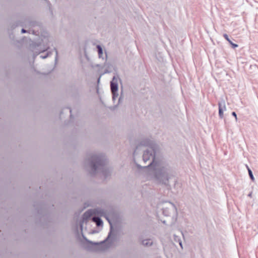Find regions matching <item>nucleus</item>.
<instances>
[{
    "label": "nucleus",
    "instance_id": "obj_1",
    "mask_svg": "<svg viewBox=\"0 0 258 258\" xmlns=\"http://www.w3.org/2000/svg\"><path fill=\"white\" fill-rule=\"evenodd\" d=\"M141 146L147 147L144 151L143 160L145 163L149 162L147 166L143 167H148L151 170L154 179L159 183L168 185L169 179L173 176V170L168 164L163 161H157L155 159L156 145L148 139H143L136 147L133 153L135 163L139 168L142 166L136 163V156L138 150Z\"/></svg>",
    "mask_w": 258,
    "mask_h": 258
},
{
    "label": "nucleus",
    "instance_id": "obj_2",
    "mask_svg": "<svg viewBox=\"0 0 258 258\" xmlns=\"http://www.w3.org/2000/svg\"><path fill=\"white\" fill-rule=\"evenodd\" d=\"M88 162L91 168L92 174L100 173L105 178L110 175V171L106 166V158L104 155L90 154L88 156Z\"/></svg>",
    "mask_w": 258,
    "mask_h": 258
},
{
    "label": "nucleus",
    "instance_id": "obj_3",
    "mask_svg": "<svg viewBox=\"0 0 258 258\" xmlns=\"http://www.w3.org/2000/svg\"><path fill=\"white\" fill-rule=\"evenodd\" d=\"M106 219L110 224V230L107 238L100 243L90 242L91 243L96 245L98 247V250L100 251H103L108 248L115 239V236L112 233V226L108 219L107 218Z\"/></svg>",
    "mask_w": 258,
    "mask_h": 258
},
{
    "label": "nucleus",
    "instance_id": "obj_4",
    "mask_svg": "<svg viewBox=\"0 0 258 258\" xmlns=\"http://www.w3.org/2000/svg\"><path fill=\"white\" fill-rule=\"evenodd\" d=\"M92 216H98L99 217H105V212L103 210L100 208L89 210L84 214L83 218L84 219H88Z\"/></svg>",
    "mask_w": 258,
    "mask_h": 258
},
{
    "label": "nucleus",
    "instance_id": "obj_5",
    "mask_svg": "<svg viewBox=\"0 0 258 258\" xmlns=\"http://www.w3.org/2000/svg\"><path fill=\"white\" fill-rule=\"evenodd\" d=\"M118 79V76H114L110 82V88L112 94L113 100H115L118 96L117 93Z\"/></svg>",
    "mask_w": 258,
    "mask_h": 258
},
{
    "label": "nucleus",
    "instance_id": "obj_6",
    "mask_svg": "<svg viewBox=\"0 0 258 258\" xmlns=\"http://www.w3.org/2000/svg\"><path fill=\"white\" fill-rule=\"evenodd\" d=\"M92 221L95 222L97 226H100L103 225V221L98 216H94L92 217Z\"/></svg>",
    "mask_w": 258,
    "mask_h": 258
},
{
    "label": "nucleus",
    "instance_id": "obj_7",
    "mask_svg": "<svg viewBox=\"0 0 258 258\" xmlns=\"http://www.w3.org/2000/svg\"><path fill=\"white\" fill-rule=\"evenodd\" d=\"M219 110L221 109V111H226V107L225 105V102L224 100H222L218 103Z\"/></svg>",
    "mask_w": 258,
    "mask_h": 258
},
{
    "label": "nucleus",
    "instance_id": "obj_8",
    "mask_svg": "<svg viewBox=\"0 0 258 258\" xmlns=\"http://www.w3.org/2000/svg\"><path fill=\"white\" fill-rule=\"evenodd\" d=\"M223 37L225 38V39L226 40H227L228 42L231 45L232 47L233 48H236L238 47V45L236 44H235V43H233L231 40L229 38V37L228 36L227 34H224L223 35Z\"/></svg>",
    "mask_w": 258,
    "mask_h": 258
},
{
    "label": "nucleus",
    "instance_id": "obj_9",
    "mask_svg": "<svg viewBox=\"0 0 258 258\" xmlns=\"http://www.w3.org/2000/svg\"><path fill=\"white\" fill-rule=\"evenodd\" d=\"M97 48L99 58H102L103 59H104V57L103 56V50L101 46L100 45H97Z\"/></svg>",
    "mask_w": 258,
    "mask_h": 258
},
{
    "label": "nucleus",
    "instance_id": "obj_10",
    "mask_svg": "<svg viewBox=\"0 0 258 258\" xmlns=\"http://www.w3.org/2000/svg\"><path fill=\"white\" fill-rule=\"evenodd\" d=\"M142 244L145 246H151L153 244V242L151 239H145L142 241Z\"/></svg>",
    "mask_w": 258,
    "mask_h": 258
},
{
    "label": "nucleus",
    "instance_id": "obj_11",
    "mask_svg": "<svg viewBox=\"0 0 258 258\" xmlns=\"http://www.w3.org/2000/svg\"><path fill=\"white\" fill-rule=\"evenodd\" d=\"M174 240L175 242H178L181 248H183L182 241L180 238L176 235H174Z\"/></svg>",
    "mask_w": 258,
    "mask_h": 258
},
{
    "label": "nucleus",
    "instance_id": "obj_12",
    "mask_svg": "<svg viewBox=\"0 0 258 258\" xmlns=\"http://www.w3.org/2000/svg\"><path fill=\"white\" fill-rule=\"evenodd\" d=\"M247 169H248V174L249 175V177L250 178V179L252 180V181H254V176L253 175V174H252V171L248 168V166H247Z\"/></svg>",
    "mask_w": 258,
    "mask_h": 258
},
{
    "label": "nucleus",
    "instance_id": "obj_13",
    "mask_svg": "<svg viewBox=\"0 0 258 258\" xmlns=\"http://www.w3.org/2000/svg\"><path fill=\"white\" fill-rule=\"evenodd\" d=\"M51 52H47L46 53V54L45 55H41L40 56V57L42 58V59H44V58H46V57H47L48 56H49V55L50 54Z\"/></svg>",
    "mask_w": 258,
    "mask_h": 258
},
{
    "label": "nucleus",
    "instance_id": "obj_14",
    "mask_svg": "<svg viewBox=\"0 0 258 258\" xmlns=\"http://www.w3.org/2000/svg\"><path fill=\"white\" fill-rule=\"evenodd\" d=\"M223 112H224V111H221V109L219 110V115L220 118L221 119L224 117Z\"/></svg>",
    "mask_w": 258,
    "mask_h": 258
},
{
    "label": "nucleus",
    "instance_id": "obj_15",
    "mask_svg": "<svg viewBox=\"0 0 258 258\" xmlns=\"http://www.w3.org/2000/svg\"><path fill=\"white\" fill-rule=\"evenodd\" d=\"M165 208H163V213L164 215H165V216H167L169 215V212L168 211H166L165 210Z\"/></svg>",
    "mask_w": 258,
    "mask_h": 258
},
{
    "label": "nucleus",
    "instance_id": "obj_16",
    "mask_svg": "<svg viewBox=\"0 0 258 258\" xmlns=\"http://www.w3.org/2000/svg\"><path fill=\"white\" fill-rule=\"evenodd\" d=\"M54 50L55 51V61L56 62L57 59V57H58V52L55 48H54Z\"/></svg>",
    "mask_w": 258,
    "mask_h": 258
},
{
    "label": "nucleus",
    "instance_id": "obj_17",
    "mask_svg": "<svg viewBox=\"0 0 258 258\" xmlns=\"http://www.w3.org/2000/svg\"><path fill=\"white\" fill-rule=\"evenodd\" d=\"M232 115L235 117V120H237V115H236V113L235 112H232Z\"/></svg>",
    "mask_w": 258,
    "mask_h": 258
},
{
    "label": "nucleus",
    "instance_id": "obj_18",
    "mask_svg": "<svg viewBox=\"0 0 258 258\" xmlns=\"http://www.w3.org/2000/svg\"><path fill=\"white\" fill-rule=\"evenodd\" d=\"M169 205L170 206V207L173 209H174L175 208V207L174 206V204H173L172 203L169 202Z\"/></svg>",
    "mask_w": 258,
    "mask_h": 258
},
{
    "label": "nucleus",
    "instance_id": "obj_19",
    "mask_svg": "<svg viewBox=\"0 0 258 258\" xmlns=\"http://www.w3.org/2000/svg\"><path fill=\"white\" fill-rule=\"evenodd\" d=\"M21 32H22V33H25L27 32V30H26L25 29H23H23L21 30Z\"/></svg>",
    "mask_w": 258,
    "mask_h": 258
},
{
    "label": "nucleus",
    "instance_id": "obj_20",
    "mask_svg": "<svg viewBox=\"0 0 258 258\" xmlns=\"http://www.w3.org/2000/svg\"><path fill=\"white\" fill-rule=\"evenodd\" d=\"M251 195H252V194H251V193H250V194H248V196H249V197H251Z\"/></svg>",
    "mask_w": 258,
    "mask_h": 258
},
{
    "label": "nucleus",
    "instance_id": "obj_21",
    "mask_svg": "<svg viewBox=\"0 0 258 258\" xmlns=\"http://www.w3.org/2000/svg\"><path fill=\"white\" fill-rule=\"evenodd\" d=\"M68 109H69V110H70V112L71 113V112H72V110H71L70 108H68Z\"/></svg>",
    "mask_w": 258,
    "mask_h": 258
},
{
    "label": "nucleus",
    "instance_id": "obj_22",
    "mask_svg": "<svg viewBox=\"0 0 258 258\" xmlns=\"http://www.w3.org/2000/svg\"><path fill=\"white\" fill-rule=\"evenodd\" d=\"M105 58H106V57H107V55H106V54H105Z\"/></svg>",
    "mask_w": 258,
    "mask_h": 258
},
{
    "label": "nucleus",
    "instance_id": "obj_23",
    "mask_svg": "<svg viewBox=\"0 0 258 258\" xmlns=\"http://www.w3.org/2000/svg\"><path fill=\"white\" fill-rule=\"evenodd\" d=\"M120 98H119V100H118V101L119 102V101H120Z\"/></svg>",
    "mask_w": 258,
    "mask_h": 258
}]
</instances>
